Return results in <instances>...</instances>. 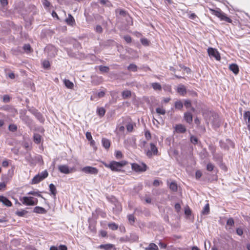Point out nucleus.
Wrapping results in <instances>:
<instances>
[{"label":"nucleus","mask_w":250,"mask_h":250,"mask_svg":"<svg viewBox=\"0 0 250 250\" xmlns=\"http://www.w3.org/2000/svg\"><path fill=\"white\" fill-rule=\"evenodd\" d=\"M229 69L232 71L235 74H237L239 73L238 66L235 63L231 64L229 66Z\"/></svg>","instance_id":"f3484780"},{"label":"nucleus","mask_w":250,"mask_h":250,"mask_svg":"<svg viewBox=\"0 0 250 250\" xmlns=\"http://www.w3.org/2000/svg\"><path fill=\"white\" fill-rule=\"evenodd\" d=\"M126 129L128 131L132 132L133 129V125L131 123H129L126 125Z\"/></svg>","instance_id":"c03bdc74"},{"label":"nucleus","mask_w":250,"mask_h":250,"mask_svg":"<svg viewBox=\"0 0 250 250\" xmlns=\"http://www.w3.org/2000/svg\"><path fill=\"white\" fill-rule=\"evenodd\" d=\"M48 172L46 170H45L42 172L41 173H39L36 175L34 178L32 179L31 184H37L40 182L41 181L43 180L46 177L48 176Z\"/></svg>","instance_id":"20e7f679"},{"label":"nucleus","mask_w":250,"mask_h":250,"mask_svg":"<svg viewBox=\"0 0 250 250\" xmlns=\"http://www.w3.org/2000/svg\"><path fill=\"white\" fill-rule=\"evenodd\" d=\"M97 113L100 117H103L105 114V110L103 107L98 108Z\"/></svg>","instance_id":"2f4dec72"},{"label":"nucleus","mask_w":250,"mask_h":250,"mask_svg":"<svg viewBox=\"0 0 250 250\" xmlns=\"http://www.w3.org/2000/svg\"><path fill=\"white\" fill-rule=\"evenodd\" d=\"M86 139L89 141L92 140V139L91 134L90 132H87L86 133Z\"/></svg>","instance_id":"4d7b16f0"},{"label":"nucleus","mask_w":250,"mask_h":250,"mask_svg":"<svg viewBox=\"0 0 250 250\" xmlns=\"http://www.w3.org/2000/svg\"><path fill=\"white\" fill-rule=\"evenodd\" d=\"M209 212V206L208 204H207L205 205L204 208L203 210L202 211V213L203 215H207Z\"/></svg>","instance_id":"393cba45"},{"label":"nucleus","mask_w":250,"mask_h":250,"mask_svg":"<svg viewBox=\"0 0 250 250\" xmlns=\"http://www.w3.org/2000/svg\"><path fill=\"white\" fill-rule=\"evenodd\" d=\"M156 111L159 115H165L166 114V110L163 108L158 107L156 109Z\"/></svg>","instance_id":"4c0bfd02"},{"label":"nucleus","mask_w":250,"mask_h":250,"mask_svg":"<svg viewBox=\"0 0 250 250\" xmlns=\"http://www.w3.org/2000/svg\"><path fill=\"white\" fill-rule=\"evenodd\" d=\"M49 187L51 194L55 196L57 194V190L55 186L53 184H50Z\"/></svg>","instance_id":"4be33fe9"},{"label":"nucleus","mask_w":250,"mask_h":250,"mask_svg":"<svg viewBox=\"0 0 250 250\" xmlns=\"http://www.w3.org/2000/svg\"><path fill=\"white\" fill-rule=\"evenodd\" d=\"M175 209L177 212L180 211L181 209V206L179 203H176L175 205Z\"/></svg>","instance_id":"13d9d810"},{"label":"nucleus","mask_w":250,"mask_h":250,"mask_svg":"<svg viewBox=\"0 0 250 250\" xmlns=\"http://www.w3.org/2000/svg\"><path fill=\"white\" fill-rule=\"evenodd\" d=\"M43 67L45 68H48L50 67V63L48 61H44L42 63Z\"/></svg>","instance_id":"603ef678"},{"label":"nucleus","mask_w":250,"mask_h":250,"mask_svg":"<svg viewBox=\"0 0 250 250\" xmlns=\"http://www.w3.org/2000/svg\"><path fill=\"white\" fill-rule=\"evenodd\" d=\"M115 156L117 159H121L123 157V154L120 151H116L115 153Z\"/></svg>","instance_id":"de8ad7c7"},{"label":"nucleus","mask_w":250,"mask_h":250,"mask_svg":"<svg viewBox=\"0 0 250 250\" xmlns=\"http://www.w3.org/2000/svg\"><path fill=\"white\" fill-rule=\"evenodd\" d=\"M43 4L44 6L47 7H49L50 5V2L47 0H44Z\"/></svg>","instance_id":"0e129e2a"},{"label":"nucleus","mask_w":250,"mask_h":250,"mask_svg":"<svg viewBox=\"0 0 250 250\" xmlns=\"http://www.w3.org/2000/svg\"><path fill=\"white\" fill-rule=\"evenodd\" d=\"M23 48L25 51L30 52L31 51V47L29 44H24Z\"/></svg>","instance_id":"a19ab883"},{"label":"nucleus","mask_w":250,"mask_h":250,"mask_svg":"<svg viewBox=\"0 0 250 250\" xmlns=\"http://www.w3.org/2000/svg\"><path fill=\"white\" fill-rule=\"evenodd\" d=\"M115 12L116 14H119L120 15L123 16V17H125L127 15L126 12L122 9H118L116 10Z\"/></svg>","instance_id":"c85d7f7f"},{"label":"nucleus","mask_w":250,"mask_h":250,"mask_svg":"<svg viewBox=\"0 0 250 250\" xmlns=\"http://www.w3.org/2000/svg\"><path fill=\"white\" fill-rule=\"evenodd\" d=\"M65 21L69 25L72 26L75 24V20L70 14H68V17L65 19Z\"/></svg>","instance_id":"a211bd4d"},{"label":"nucleus","mask_w":250,"mask_h":250,"mask_svg":"<svg viewBox=\"0 0 250 250\" xmlns=\"http://www.w3.org/2000/svg\"><path fill=\"white\" fill-rule=\"evenodd\" d=\"M20 118L27 125H30L32 123V120L25 114H21Z\"/></svg>","instance_id":"9b49d317"},{"label":"nucleus","mask_w":250,"mask_h":250,"mask_svg":"<svg viewBox=\"0 0 250 250\" xmlns=\"http://www.w3.org/2000/svg\"><path fill=\"white\" fill-rule=\"evenodd\" d=\"M146 137L147 140H149L151 138V134L149 131H147L145 133Z\"/></svg>","instance_id":"680f3d73"},{"label":"nucleus","mask_w":250,"mask_h":250,"mask_svg":"<svg viewBox=\"0 0 250 250\" xmlns=\"http://www.w3.org/2000/svg\"><path fill=\"white\" fill-rule=\"evenodd\" d=\"M131 93L129 90H125L122 92V97L124 99L129 98L131 96Z\"/></svg>","instance_id":"b1692460"},{"label":"nucleus","mask_w":250,"mask_h":250,"mask_svg":"<svg viewBox=\"0 0 250 250\" xmlns=\"http://www.w3.org/2000/svg\"><path fill=\"white\" fill-rule=\"evenodd\" d=\"M127 164L125 161L119 162L112 161L109 164H105L106 167L110 168L112 171H120L121 169Z\"/></svg>","instance_id":"f03ea898"},{"label":"nucleus","mask_w":250,"mask_h":250,"mask_svg":"<svg viewBox=\"0 0 250 250\" xmlns=\"http://www.w3.org/2000/svg\"><path fill=\"white\" fill-rule=\"evenodd\" d=\"M41 136L39 134H35L34 135V141L36 144H39L41 142Z\"/></svg>","instance_id":"72a5a7b5"},{"label":"nucleus","mask_w":250,"mask_h":250,"mask_svg":"<svg viewBox=\"0 0 250 250\" xmlns=\"http://www.w3.org/2000/svg\"><path fill=\"white\" fill-rule=\"evenodd\" d=\"M113 247V245L110 244H107L105 245H101L100 246L101 249H103L105 250H108L112 249Z\"/></svg>","instance_id":"bb28decb"},{"label":"nucleus","mask_w":250,"mask_h":250,"mask_svg":"<svg viewBox=\"0 0 250 250\" xmlns=\"http://www.w3.org/2000/svg\"><path fill=\"white\" fill-rule=\"evenodd\" d=\"M234 222L233 218H229L227 222V224L230 226H233L234 225Z\"/></svg>","instance_id":"09e8293b"},{"label":"nucleus","mask_w":250,"mask_h":250,"mask_svg":"<svg viewBox=\"0 0 250 250\" xmlns=\"http://www.w3.org/2000/svg\"><path fill=\"white\" fill-rule=\"evenodd\" d=\"M34 212L37 213L44 214L46 212V210L43 208L36 207L34 209Z\"/></svg>","instance_id":"6ab92c4d"},{"label":"nucleus","mask_w":250,"mask_h":250,"mask_svg":"<svg viewBox=\"0 0 250 250\" xmlns=\"http://www.w3.org/2000/svg\"><path fill=\"white\" fill-rule=\"evenodd\" d=\"M214 166L211 163L208 164L207 166V169L209 171H211L214 168Z\"/></svg>","instance_id":"49530a36"},{"label":"nucleus","mask_w":250,"mask_h":250,"mask_svg":"<svg viewBox=\"0 0 250 250\" xmlns=\"http://www.w3.org/2000/svg\"><path fill=\"white\" fill-rule=\"evenodd\" d=\"M177 92L182 96H185L187 93V89L183 84H179L177 89Z\"/></svg>","instance_id":"f8f14e48"},{"label":"nucleus","mask_w":250,"mask_h":250,"mask_svg":"<svg viewBox=\"0 0 250 250\" xmlns=\"http://www.w3.org/2000/svg\"><path fill=\"white\" fill-rule=\"evenodd\" d=\"M99 70L102 72L107 73V72H108L109 71V68L108 66L101 65L99 67Z\"/></svg>","instance_id":"58836bf2"},{"label":"nucleus","mask_w":250,"mask_h":250,"mask_svg":"<svg viewBox=\"0 0 250 250\" xmlns=\"http://www.w3.org/2000/svg\"><path fill=\"white\" fill-rule=\"evenodd\" d=\"M191 213V210L189 208L186 209L185 210V213L187 215H190Z\"/></svg>","instance_id":"69168bd1"},{"label":"nucleus","mask_w":250,"mask_h":250,"mask_svg":"<svg viewBox=\"0 0 250 250\" xmlns=\"http://www.w3.org/2000/svg\"><path fill=\"white\" fill-rule=\"evenodd\" d=\"M59 250H67V248L65 245H60L59 248Z\"/></svg>","instance_id":"338daca9"},{"label":"nucleus","mask_w":250,"mask_h":250,"mask_svg":"<svg viewBox=\"0 0 250 250\" xmlns=\"http://www.w3.org/2000/svg\"><path fill=\"white\" fill-rule=\"evenodd\" d=\"M170 189L173 191L177 190V185L175 182H171L169 185Z\"/></svg>","instance_id":"473e14b6"},{"label":"nucleus","mask_w":250,"mask_h":250,"mask_svg":"<svg viewBox=\"0 0 250 250\" xmlns=\"http://www.w3.org/2000/svg\"><path fill=\"white\" fill-rule=\"evenodd\" d=\"M109 229L113 230H117L118 228V226L115 223H109L108 224Z\"/></svg>","instance_id":"c9c22d12"},{"label":"nucleus","mask_w":250,"mask_h":250,"mask_svg":"<svg viewBox=\"0 0 250 250\" xmlns=\"http://www.w3.org/2000/svg\"><path fill=\"white\" fill-rule=\"evenodd\" d=\"M183 107V104L180 101H177L175 103V107L178 109H181Z\"/></svg>","instance_id":"f704fd0d"},{"label":"nucleus","mask_w":250,"mask_h":250,"mask_svg":"<svg viewBox=\"0 0 250 250\" xmlns=\"http://www.w3.org/2000/svg\"><path fill=\"white\" fill-rule=\"evenodd\" d=\"M209 11L211 12L212 14L215 15L218 17L222 21H225L229 23H231L232 20L229 17H227L226 14L222 12L220 9L217 10H214L213 9L209 8Z\"/></svg>","instance_id":"7ed1b4c3"},{"label":"nucleus","mask_w":250,"mask_h":250,"mask_svg":"<svg viewBox=\"0 0 250 250\" xmlns=\"http://www.w3.org/2000/svg\"><path fill=\"white\" fill-rule=\"evenodd\" d=\"M145 250H158V248L155 244L151 243L148 247L145 248Z\"/></svg>","instance_id":"5701e85b"},{"label":"nucleus","mask_w":250,"mask_h":250,"mask_svg":"<svg viewBox=\"0 0 250 250\" xmlns=\"http://www.w3.org/2000/svg\"><path fill=\"white\" fill-rule=\"evenodd\" d=\"M59 250H67V248L65 245H60L59 248Z\"/></svg>","instance_id":"774afa93"},{"label":"nucleus","mask_w":250,"mask_h":250,"mask_svg":"<svg viewBox=\"0 0 250 250\" xmlns=\"http://www.w3.org/2000/svg\"><path fill=\"white\" fill-rule=\"evenodd\" d=\"M141 43L144 45L147 46L149 45V42L147 39L143 38L141 40Z\"/></svg>","instance_id":"37998d69"},{"label":"nucleus","mask_w":250,"mask_h":250,"mask_svg":"<svg viewBox=\"0 0 250 250\" xmlns=\"http://www.w3.org/2000/svg\"><path fill=\"white\" fill-rule=\"evenodd\" d=\"M190 141L192 144L195 145L198 143V139L194 136H191L190 137Z\"/></svg>","instance_id":"79ce46f5"},{"label":"nucleus","mask_w":250,"mask_h":250,"mask_svg":"<svg viewBox=\"0 0 250 250\" xmlns=\"http://www.w3.org/2000/svg\"><path fill=\"white\" fill-rule=\"evenodd\" d=\"M184 105L187 108H189L191 106V103L190 101L187 100L185 101Z\"/></svg>","instance_id":"8fccbe9b"},{"label":"nucleus","mask_w":250,"mask_h":250,"mask_svg":"<svg viewBox=\"0 0 250 250\" xmlns=\"http://www.w3.org/2000/svg\"><path fill=\"white\" fill-rule=\"evenodd\" d=\"M202 173L201 171L197 170L195 173V177L196 179H199L202 176Z\"/></svg>","instance_id":"6e6d98bb"},{"label":"nucleus","mask_w":250,"mask_h":250,"mask_svg":"<svg viewBox=\"0 0 250 250\" xmlns=\"http://www.w3.org/2000/svg\"><path fill=\"white\" fill-rule=\"evenodd\" d=\"M105 95V92L104 91H101L98 93L97 96L99 98L103 97Z\"/></svg>","instance_id":"e2e57ef3"},{"label":"nucleus","mask_w":250,"mask_h":250,"mask_svg":"<svg viewBox=\"0 0 250 250\" xmlns=\"http://www.w3.org/2000/svg\"><path fill=\"white\" fill-rule=\"evenodd\" d=\"M27 211L25 210H22L21 211H17L15 212V214L18 216L22 217L24 216L27 213Z\"/></svg>","instance_id":"e433bc0d"},{"label":"nucleus","mask_w":250,"mask_h":250,"mask_svg":"<svg viewBox=\"0 0 250 250\" xmlns=\"http://www.w3.org/2000/svg\"><path fill=\"white\" fill-rule=\"evenodd\" d=\"M184 118L188 124H191L192 122V115L189 112L185 113Z\"/></svg>","instance_id":"2eb2a0df"},{"label":"nucleus","mask_w":250,"mask_h":250,"mask_svg":"<svg viewBox=\"0 0 250 250\" xmlns=\"http://www.w3.org/2000/svg\"><path fill=\"white\" fill-rule=\"evenodd\" d=\"M0 202H2L3 205L7 207H11L12 203L5 197L0 196Z\"/></svg>","instance_id":"4468645a"},{"label":"nucleus","mask_w":250,"mask_h":250,"mask_svg":"<svg viewBox=\"0 0 250 250\" xmlns=\"http://www.w3.org/2000/svg\"><path fill=\"white\" fill-rule=\"evenodd\" d=\"M64 83L65 86L69 89H72L74 87V84L72 82L70 81L69 80L65 79L63 81Z\"/></svg>","instance_id":"412c9836"},{"label":"nucleus","mask_w":250,"mask_h":250,"mask_svg":"<svg viewBox=\"0 0 250 250\" xmlns=\"http://www.w3.org/2000/svg\"><path fill=\"white\" fill-rule=\"evenodd\" d=\"M28 195H32L34 196H37L38 197H40L43 199L44 200H45V199L40 194V192L39 191H31L28 193Z\"/></svg>","instance_id":"c756f323"},{"label":"nucleus","mask_w":250,"mask_h":250,"mask_svg":"<svg viewBox=\"0 0 250 250\" xmlns=\"http://www.w3.org/2000/svg\"><path fill=\"white\" fill-rule=\"evenodd\" d=\"M236 233L238 235L241 236L243 234V231L241 229L238 228L236 229Z\"/></svg>","instance_id":"bf43d9fd"},{"label":"nucleus","mask_w":250,"mask_h":250,"mask_svg":"<svg viewBox=\"0 0 250 250\" xmlns=\"http://www.w3.org/2000/svg\"><path fill=\"white\" fill-rule=\"evenodd\" d=\"M102 142L103 145L105 148L108 149L109 148L110 146V143L109 140L106 138H103Z\"/></svg>","instance_id":"aec40b11"},{"label":"nucleus","mask_w":250,"mask_h":250,"mask_svg":"<svg viewBox=\"0 0 250 250\" xmlns=\"http://www.w3.org/2000/svg\"><path fill=\"white\" fill-rule=\"evenodd\" d=\"M208 52L209 56L215 58L218 61L220 60V54L216 49L210 47L208 48Z\"/></svg>","instance_id":"6e6552de"},{"label":"nucleus","mask_w":250,"mask_h":250,"mask_svg":"<svg viewBox=\"0 0 250 250\" xmlns=\"http://www.w3.org/2000/svg\"><path fill=\"white\" fill-rule=\"evenodd\" d=\"M82 170L85 173L91 174H97L99 172L98 169L97 168L90 166H87L83 167L82 169Z\"/></svg>","instance_id":"0eeeda50"},{"label":"nucleus","mask_w":250,"mask_h":250,"mask_svg":"<svg viewBox=\"0 0 250 250\" xmlns=\"http://www.w3.org/2000/svg\"><path fill=\"white\" fill-rule=\"evenodd\" d=\"M37 119L41 122L43 123L44 121V119L43 118L42 114L40 112H38L36 113V115L35 116Z\"/></svg>","instance_id":"7c9ffc66"},{"label":"nucleus","mask_w":250,"mask_h":250,"mask_svg":"<svg viewBox=\"0 0 250 250\" xmlns=\"http://www.w3.org/2000/svg\"><path fill=\"white\" fill-rule=\"evenodd\" d=\"M38 199L33 197H23L22 200L23 204L26 206H34L38 204Z\"/></svg>","instance_id":"423d86ee"},{"label":"nucleus","mask_w":250,"mask_h":250,"mask_svg":"<svg viewBox=\"0 0 250 250\" xmlns=\"http://www.w3.org/2000/svg\"><path fill=\"white\" fill-rule=\"evenodd\" d=\"M8 129L12 132H15L17 130V126L14 124H10L9 125Z\"/></svg>","instance_id":"ea45409f"},{"label":"nucleus","mask_w":250,"mask_h":250,"mask_svg":"<svg viewBox=\"0 0 250 250\" xmlns=\"http://www.w3.org/2000/svg\"><path fill=\"white\" fill-rule=\"evenodd\" d=\"M152 87L155 90H161V85L158 83H154L151 84Z\"/></svg>","instance_id":"a878e982"},{"label":"nucleus","mask_w":250,"mask_h":250,"mask_svg":"<svg viewBox=\"0 0 250 250\" xmlns=\"http://www.w3.org/2000/svg\"><path fill=\"white\" fill-rule=\"evenodd\" d=\"M58 169L61 173L66 174L71 173L73 172V168H70L66 165H60L59 166Z\"/></svg>","instance_id":"1a4fd4ad"},{"label":"nucleus","mask_w":250,"mask_h":250,"mask_svg":"<svg viewBox=\"0 0 250 250\" xmlns=\"http://www.w3.org/2000/svg\"><path fill=\"white\" fill-rule=\"evenodd\" d=\"M96 31L98 33H101L103 32V28L101 25H98L95 28Z\"/></svg>","instance_id":"3c124183"},{"label":"nucleus","mask_w":250,"mask_h":250,"mask_svg":"<svg viewBox=\"0 0 250 250\" xmlns=\"http://www.w3.org/2000/svg\"><path fill=\"white\" fill-rule=\"evenodd\" d=\"M127 69L129 71L136 72L137 71V66L135 64L131 63L128 66Z\"/></svg>","instance_id":"cd10ccee"},{"label":"nucleus","mask_w":250,"mask_h":250,"mask_svg":"<svg viewBox=\"0 0 250 250\" xmlns=\"http://www.w3.org/2000/svg\"><path fill=\"white\" fill-rule=\"evenodd\" d=\"M2 109L4 110H6V111H10V110H13V109L10 107V106L9 105H6V106H4Z\"/></svg>","instance_id":"052dcab7"},{"label":"nucleus","mask_w":250,"mask_h":250,"mask_svg":"<svg viewBox=\"0 0 250 250\" xmlns=\"http://www.w3.org/2000/svg\"><path fill=\"white\" fill-rule=\"evenodd\" d=\"M203 116L208 124H210L214 128L220 126V120L216 113L208 111L203 112Z\"/></svg>","instance_id":"f257e3e1"},{"label":"nucleus","mask_w":250,"mask_h":250,"mask_svg":"<svg viewBox=\"0 0 250 250\" xmlns=\"http://www.w3.org/2000/svg\"><path fill=\"white\" fill-rule=\"evenodd\" d=\"M128 221L131 224H132L134 222V216L132 214H129L128 215Z\"/></svg>","instance_id":"a18cd8bd"},{"label":"nucleus","mask_w":250,"mask_h":250,"mask_svg":"<svg viewBox=\"0 0 250 250\" xmlns=\"http://www.w3.org/2000/svg\"><path fill=\"white\" fill-rule=\"evenodd\" d=\"M150 146V150H148L146 152V155L149 157H151L152 154L156 155L158 152L157 148L154 144L151 143Z\"/></svg>","instance_id":"9d476101"},{"label":"nucleus","mask_w":250,"mask_h":250,"mask_svg":"<svg viewBox=\"0 0 250 250\" xmlns=\"http://www.w3.org/2000/svg\"><path fill=\"white\" fill-rule=\"evenodd\" d=\"M125 40L126 42L127 43H130L131 42V38L130 36H125L124 37Z\"/></svg>","instance_id":"864d4df0"},{"label":"nucleus","mask_w":250,"mask_h":250,"mask_svg":"<svg viewBox=\"0 0 250 250\" xmlns=\"http://www.w3.org/2000/svg\"><path fill=\"white\" fill-rule=\"evenodd\" d=\"M175 131L178 133H184L186 131L185 126L182 124H178L176 125L175 127Z\"/></svg>","instance_id":"ddd939ff"},{"label":"nucleus","mask_w":250,"mask_h":250,"mask_svg":"<svg viewBox=\"0 0 250 250\" xmlns=\"http://www.w3.org/2000/svg\"><path fill=\"white\" fill-rule=\"evenodd\" d=\"M3 101L4 102L8 103L10 101V97L8 95H5L3 96Z\"/></svg>","instance_id":"5fc2aeb1"},{"label":"nucleus","mask_w":250,"mask_h":250,"mask_svg":"<svg viewBox=\"0 0 250 250\" xmlns=\"http://www.w3.org/2000/svg\"><path fill=\"white\" fill-rule=\"evenodd\" d=\"M132 169L136 172H144L147 168V167L145 163H142L141 164L137 163H132L131 164Z\"/></svg>","instance_id":"39448f33"},{"label":"nucleus","mask_w":250,"mask_h":250,"mask_svg":"<svg viewBox=\"0 0 250 250\" xmlns=\"http://www.w3.org/2000/svg\"><path fill=\"white\" fill-rule=\"evenodd\" d=\"M244 118L246 120L248 125V128L250 131V111H245L244 113Z\"/></svg>","instance_id":"dca6fc26"}]
</instances>
